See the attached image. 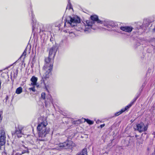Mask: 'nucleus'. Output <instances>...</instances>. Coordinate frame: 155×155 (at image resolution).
<instances>
[{
	"instance_id": "16",
	"label": "nucleus",
	"mask_w": 155,
	"mask_h": 155,
	"mask_svg": "<svg viewBox=\"0 0 155 155\" xmlns=\"http://www.w3.org/2000/svg\"><path fill=\"white\" fill-rule=\"evenodd\" d=\"M22 91V88L21 87L18 88L15 91V93L17 94H20Z\"/></svg>"
},
{
	"instance_id": "2",
	"label": "nucleus",
	"mask_w": 155,
	"mask_h": 155,
	"mask_svg": "<svg viewBox=\"0 0 155 155\" xmlns=\"http://www.w3.org/2000/svg\"><path fill=\"white\" fill-rule=\"evenodd\" d=\"M47 125V121H45L39 124L37 127V129L39 131V138H41V139H39L41 140H44V138L49 132V128L46 127Z\"/></svg>"
},
{
	"instance_id": "29",
	"label": "nucleus",
	"mask_w": 155,
	"mask_h": 155,
	"mask_svg": "<svg viewBox=\"0 0 155 155\" xmlns=\"http://www.w3.org/2000/svg\"><path fill=\"white\" fill-rule=\"evenodd\" d=\"M99 122L100 120H97L96 122L97 124H98L99 123Z\"/></svg>"
},
{
	"instance_id": "22",
	"label": "nucleus",
	"mask_w": 155,
	"mask_h": 155,
	"mask_svg": "<svg viewBox=\"0 0 155 155\" xmlns=\"http://www.w3.org/2000/svg\"><path fill=\"white\" fill-rule=\"evenodd\" d=\"M45 93L43 92L41 93V96L42 98L44 99H45Z\"/></svg>"
},
{
	"instance_id": "14",
	"label": "nucleus",
	"mask_w": 155,
	"mask_h": 155,
	"mask_svg": "<svg viewBox=\"0 0 155 155\" xmlns=\"http://www.w3.org/2000/svg\"><path fill=\"white\" fill-rule=\"evenodd\" d=\"M64 31L66 33H68L69 34V35L72 38H73L75 36V34L72 31H70L68 30H64Z\"/></svg>"
},
{
	"instance_id": "6",
	"label": "nucleus",
	"mask_w": 155,
	"mask_h": 155,
	"mask_svg": "<svg viewBox=\"0 0 155 155\" xmlns=\"http://www.w3.org/2000/svg\"><path fill=\"white\" fill-rule=\"evenodd\" d=\"M5 136L4 129L0 128V145H3L5 143Z\"/></svg>"
},
{
	"instance_id": "27",
	"label": "nucleus",
	"mask_w": 155,
	"mask_h": 155,
	"mask_svg": "<svg viewBox=\"0 0 155 155\" xmlns=\"http://www.w3.org/2000/svg\"><path fill=\"white\" fill-rule=\"evenodd\" d=\"M2 119V117H1V114H0V123L1 122Z\"/></svg>"
},
{
	"instance_id": "26",
	"label": "nucleus",
	"mask_w": 155,
	"mask_h": 155,
	"mask_svg": "<svg viewBox=\"0 0 155 155\" xmlns=\"http://www.w3.org/2000/svg\"><path fill=\"white\" fill-rule=\"evenodd\" d=\"M105 126V124H101L100 125V127L102 128Z\"/></svg>"
},
{
	"instance_id": "19",
	"label": "nucleus",
	"mask_w": 155,
	"mask_h": 155,
	"mask_svg": "<svg viewBox=\"0 0 155 155\" xmlns=\"http://www.w3.org/2000/svg\"><path fill=\"white\" fill-rule=\"evenodd\" d=\"M84 121H86L89 124L91 125L93 124L94 122L88 119H84Z\"/></svg>"
},
{
	"instance_id": "28",
	"label": "nucleus",
	"mask_w": 155,
	"mask_h": 155,
	"mask_svg": "<svg viewBox=\"0 0 155 155\" xmlns=\"http://www.w3.org/2000/svg\"><path fill=\"white\" fill-rule=\"evenodd\" d=\"M2 155H7L6 153L5 152H3L2 153Z\"/></svg>"
},
{
	"instance_id": "23",
	"label": "nucleus",
	"mask_w": 155,
	"mask_h": 155,
	"mask_svg": "<svg viewBox=\"0 0 155 155\" xmlns=\"http://www.w3.org/2000/svg\"><path fill=\"white\" fill-rule=\"evenodd\" d=\"M33 21L34 22V23H33V24H32V25L33 30H34L35 28L36 23V22L35 23V25L34 24L35 21H33Z\"/></svg>"
},
{
	"instance_id": "25",
	"label": "nucleus",
	"mask_w": 155,
	"mask_h": 155,
	"mask_svg": "<svg viewBox=\"0 0 155 155\" xmlns=\"http://www.w3.org/2000/svg\"><path fill=\"white\" fill-rule=\"evenodd\" d=\"M25 153H29V151L28 150H25L24 152H22V154H23Z\"/></svg>"
},
{
	"instance_id": "12",
	"label": "nucleus",
	"mask_w": 155,
	"mask_h": 155,
	"mask_svg": "<svg viewBox=\"0 0 155 155\" xmlns=\"http://www.w3.org/2000/svg\"><path fill=\"white\" fill-rule=\"evenodd\" d=\"M31 83L30 84V85L32 86H35L37 85V82L38 81L37 78L33 76L32 77L30 80Z\"/></svg>"
},
{
	"instance_id": "24",
	"label": "nucleus",
	"mask_w": 155,
	"mask_h": 155,
	"mask_svg": "<svg viewBox=\"0 0 155 155\" xmlns=\"http://www.w3.org/2000/svg\"><path fill=\"white\" fill-rule=\"evenodd\" d=\"M26 52L25 51V50L24 51V52H23V54H22V56H25L26 55Z\"/></svg>"
},
{
	"instance_id": "5",
	"label": "nucleus",
	"mask_w": 155,
	"mask_h": 155,
	"mask_svg": "<svg viewBox=\"0 0 155 155\" xmlns=\"http://www.w3.org/2000/svg\"><path fill=\"white\" fill-rule=\"evenodd\" d=\"M73 143L72 141H67L66 142L59 144L57 147L58 150L67 149L71 148L73 146Z\"/></svg>"
},
{
	"instance_id": "31",
	"label": "nucleus",
	"mask_w": 155,
	"mask_h": 155,
	"mask_svg": "<svg viewBox=\"0 0 155 155\" xmlns=\"http://www.w3.org/2000/svg\"><path fill=\"white\" fill-rule=\"evenodd\" d=\"M15 155H18V154H15Z\"/></svg>"
},
{
	"instance_id": "15",
	"label": "nucleus",
	"mask_w": 155,
	"mask_h": 155,
	"mask_svg": "<svg viewBox=\"0 0 155 155\" xmlns=\"http://www.w3.org/2000/svg\"><path fill=\"white\" fill-rule=\"evenodd\" d=\"M51 103H52V99L51 97H50L49 99H48V101H45V105L47 106L48 105H49Z\"/></svg>"
},
{
	"instance_id": "30",
	"label": "nucleus",
	"mask_w": 155,
	"mask_h": 155,
	"mask_svg": "<svg viewBox=\"0 0 155 155\" xmlns=\"http://www.w3.org/2000/svg\"><path fill=\"white\" fill-rule=\"evenodd\" d=\"M8 96H7L6 97V100H8Z\"/></svg>"
},
{
	"instance_id": "3",
	"label": "nucleus",
	"mask_w": 155,
	"mask_h": 155,
	"mask_svg": "<svg viewBox=\"0 0 155 155\" xmlns=\"http://www.w3.org/2000/svg\"><path fill=\"white\" fill-rule=\"evenodd\" d=\"M80 22V18L77 16H75L73 17H69L67 18L66 22H65L64 26H66V25H69L72 27L75 26V29L78 31H80L83 29L84 31L85 32H90L91 28H93V29H94V28H93V25L92 28H91V30L90 31H85L84 30L85 29V25L84 26V28H79V29H78L77 28V24L79 23Z\"/></svg>"
},
{
	"instance_id": "17",
	"label": "nucleus",
	"mask_w": 155,
	"mask_h": 155,
	"mask_svg": "<svg viewBox=\"0 0 155 155\" xmlns=\"http://www.w3.org/2000/svg\"><path fill=\"white\" fill-rule=\"evenodd\" d=\"M148 41L152 45H154L155 46V38H150L149 39Z\"/></svg>"
},
{
	"instance_id": "20",
	"label": "nucleus",
	"mask_w": 155,
	"mask_h": 155,
	"mask_svg": "<svg viewBox=\"0 0 155 155\" xmlns=\"http://www.w3.org/2000/svg\"><path fill=\"white\" fill-rule=\"evenodd\" d=\"M66 9H73L71 7V4L70 2V0H68V3L67 5Z\"/></svg>"
},
{
	"instance_id": "4",
	"label": "nucleus",
	"mask_w": 155,
	"mask_h": 155,
	"mask_svg": "<svg viewBox=\"0 0 155 155\" xmlns=\"http://www.w3.org/2000/svg\"><path fill=\"white\" fill-rule=\"evenodd\" d=\"M91 21L87 20L86 21V25H85V29L84 30L85 31H90L91 28L96 22L97 23L102 24V21L98 19V17L97 15H92L91 17Z\"/></svg>"
},
{
	"instance_id": "32",
	"label": "nucleus",
	"mask_w": 155,
	"mask_h": 155,
	"mask_svg": "<svg viewBox=\"0 0 155 155\" xmlns=\"http://www.w3.org/2000/svg\"><path fill=\"white\" fill-rule=\"evenodd\" d=\"M80 25V24L78 25V26H79V25Z\"/></svg>"
},
{
	"instance_id": "10",
	"label": "nucleus",
	"mask_w": 155,
	"mask_h": 155,
	"mask_svg": "<svg viewBox=\"0 0 155 155\" xmlns=\"http://www.w3.org/2000/svg\"><path fill=\"white\" fill-rule=\"evenodd\" d=\"M102 24L104 25L107 28L109 27V26L114 27L116 26L114 21L108 20H106L104 21H102Z\"/></svg>"
},
{
	"instance_id": "11",
	"label": "nucleus",
	"mask_w": 155,
	"mask_h": 155,
	"mask_svg": "<svg viewBox=\"0 0 155 155\" xmlns=\"http://www.w3.org/2000/svg\"><path fill=\"white\" fill-rule=\"evenodd\" d=\"M120 29L123 31L130 32L132 31L133 28L131 26H121L120 27Z\"/></svg>"
},
{
	"instance_id": "8",
	"label": "nucleus",
	"mask_w": 155,
	"mask_h": 155,
	"mask_svg": "<svg viewBox=\"0 0 155 155\" xmlns=\"http://www.w3.org/2000/svg\"><path fill=\"white\" fill-rule=\"evenodd\" d=\"M137 99V97L134 99L133 101H132L129 104L126 106L124 108L122 109L120 111L115 113V115L117 116H118L127 110L129 108L133 105L134 102L136 101Z\"/></svg>"
},
{
	"instance_id": "13",
	"label": "nucleus",
	"mask_w": 155,
	"mask_h": 155,
	"mask_svg": "<svg viewBox=\"0 0 155 155\" xmlns=\"http://www.w3.org/2000/svg\"><path fill=\"white\" fill-rule=\"evenodd\" d=\"M15 133L17 134H19V135H18V137H21V135L23 134L22 133V129L21 128H17L15 130Z\"/></svg>"
},
{
	"instance_id": "18",
	"label": "nucleus",
	"mask_w": 155,
	"mask_h": 155,
	"mask_svg": "<svg viewBox=\"0 0 155 155\" xmlns=\"http://www.w3.org/2000/svg\"><path fill=\"white\" fill-rule=\"evenodd\" d=\"M78 155H87V152L86 149H83L82 151L80 153H78Z\"/></svg>"
},
{
	"instance_id": "9",
	"label": "nucleus",
	"mask_w": 155,
	"mask_h": 155,
	"mask_svg": "<svg viewBox=\"0 0 155 155\" xmlns=\"http://www.w3.org/2000/svg\"><path fill=\"white\" fill-rule=\"evenodd\" d=\"M40 74H41V76L42 78L41 79V85H36L37 87H44L45 89H46V90H47V85H46L45 81H46V79L48 78H49V77H50V76L48 78H44V81H42V80L43 78V75L44 74L43 69V71H42V73L41 74L40 73Z\"/></svg>"
},
{
	"instance_id": "21",
	"label": "nucleus",
	"mask_w": 155,
	"mask_h": 155,
	"mask_svg": "<svg viewBox=\"0 0 155 155\" xmlns=\"http://www.w3.org/2000/svg\"><path fill=\"white\" fill-rule=\"evenodd\" d=\"M33 87L31 88H29V90H31L33 92H35L36 91V89L35 88V86H33Z\"/></svg>"
},
{
	"instance_id": "7",
	"label": "nucleus",
	"mask_w": 155,
	"mask_h": 155,
	"mask_svg": "<svg viewBox=\"0 0 155 155\" xmlns=\"http://www.w3.org/2000/svg\"><path fill=\"white\" fill-rule=\"evenodd\" d=\"M147 126L145 125L142 122L137 125L136 130L138 131L139 132L141 133L147 130Z\"/></svg>"
},
{
	"instance_id": "1",
	"label": "nucleus",
	"mask_w": 155,
	"mask_h": 155,
	"mask_svg": "<svg viewBox=\"0 0 155 155\" xmlns=\"http://www.w3.org/2000/svg\"><path fill=\"white\" fill-rule=\"evenodd\" d=\"M57 51L55 46L52 47L49 50L48 57L45 59V63L43 68L44 74L42 81H44L45 78H48L51 74V71L53 68L54 58Z\"/></svg>"
}]
</instances>
